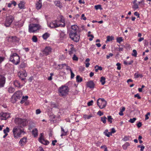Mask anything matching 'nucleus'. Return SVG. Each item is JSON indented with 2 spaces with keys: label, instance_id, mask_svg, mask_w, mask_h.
Wrapping results in <instances>:
<instances>
[{
  "label": "nucleus",
  "instance_id": "obj_1",
  "mask_svg": "<svg viewBox=\"0 0 151 151\" xmlns=\"http://www.w3.org/2000/svg\"><path fill=\"white\" fill-rule=\"evenodd\" d=\"M64 22V20H62V21L55 20L50 23L48 25L51 28H55L59 27H64L65 26Z\"/></svg>",
  "mask_w": 151,
  "mask_h": 151
},
{
  "label": "nucleus",
  "instance_id": "obj_2",
  "mask_svg": "<svg viewBox=\"0 0 151 151\" xmlns=\"http://www.w3.org/2000/svg\"><path fill=\"white\" fill-rule=\"evenodd\" d=\"M69 90L68 86L65 85L62 86L58 89L59 95L61 97L65 96L68 94Z\"/></svg>",
  "mask_w": 151,
  "mask_h": 151
},
{
  "label": "nucleus",
  "instance_id": "obj_3",
  "mask_svg": "<svg viewBox=\"0 0 151 151\" xmlns=\"http://www.w3.org/2000/svg\"><path fill=\"white\" fill-rule=\"evenodd\" d=\"M12 132L15 138H18L21 137V134L24 133V132L18 126L14 127Z\"/></svg>",
  "mask_w": 151,
  "mask_h": 151
},
{
  "label": "nucleus",
  "instance_id": "obj_4",
  "mask_svg": "<svg viewBox=\"0 0 151 151\" xmlns=\"http://www.w3.org/2000/svg\"><path fill=\"white\" fill-rule=\"evenodd\" d=\"M14 122L16 124L22 127L27 126L28 123V121L26 119H22L17 117L15 119Z\"/></svg>",
  "mask_w": 151,
  "mask_h": 151
},
{
  "label": "nucleus",
  "instance_id": "obj_5",
  "mask_svg": "<svg viewBox=\"0 0 151 151\" xmlns=\"http://www.w3.org/2000/svg\"><path fill=\"white\" fill-rule=\"evenodd\" d=\"M9 60L11 62L16 65L19 63L20 57L16 53H13L11 55Z\"/></svg>",
  "mask_w": 151,
  "mask_h": 151
},
{
  "label": "nucleus",
  "instance_id": "obj_6",
  "mask_svg": "<svg viewBox=\"0 0 151 151\" xmlns=\"http://www.w3.org/2000/svg\"><path fill=\"white\" fill-rule=\"evenodd\" d=\"M40 29V26L39 24H30L29 25V32L30 33H34Z\"/></svg>",
  "mask_w": 151,
  "mask_h": 151
},
{
  "label": "nucleus",
  "instance_id": "obj_7",
  "mask_svg": "<svg viewBox=\"0 0 151 151\" xmlns=\"http://www.w3.org/2000/svg\"><path fill=\"white\" fill-rule=\"evenodd\" d=\"M14 19L13 16L11 15L6 16L5 21L4 23V25L6 27H9Z\"/></svg>",
  "mask_w": 151,
  "mask_h": 151
},
{
  "label": "nucleus",
  "instance_id": "obj_8",
  "mask_svg": "<svg viewBox=\"0 0 151 151\" xmlns=\"http://www.w3.org/2000/svg\"><path fill=\"white\" fill-rule=\"evenodd\" d=\"M97 104L99 108L102 109L106 106L107 102L104 99L100 98L97 100Z\"/></svg>",
  "mask_w": 151,
  "mask_h": 151
},
{
  "label": "nucleus",
  "instance_id": "obj_9",
  "mask_svg": "<svg viewBox=\"0 0 151 151\" xmlns=\"http://www.w3.org/2000/svg\"><path fill=\"white\" fill-rule=\"evenodd\" d=\"M71 40L74 42H77L79 41L80 35L79 33L70 32L69 34Z\"/></svg>",
  "mask_w": 151,
  "mask_h": 151
},
{
  "label": "nucleus",
  "instance_id": "obj_10",
  "mask_svg": "<svg viewBox=\"0 0 151 151\" xmlns=\"http://www.w3.org/2000/svg\"><path fill=\"white\" fill-rule=\"evenodd\" d=\"M52 49L50 46H46L44 49L42 51V56H47L51 54L52 52Z\"/></svg>",
  "mask_w": 151,
  "mask_h": 151
},
{
  "label": "nucleus",
  "instance_id": "obj_11",
  "mask_svg": "<svg viewBox=\"0 0 151 151\" xmlns=\"http://www.w3.org/2000/svg\"><path fill=\"white\" fill-rule=\"evenodd\" d=\"M22 94V92L21 91H17L13 94L12 98L14 99L16 101L17 99H19L21 97Z\"/></svg>",
  "mask_w": 151,
  "mask_h": 151
},
{
  "label": "nucleus",
  "instance_id": "obj_12",
  "mask_svg": "<svg viewBox=\"0 0 151 151\" xmlns=\"http://www.w3.org/2000/svg\"><path fill=\"white\" fill-rule=\"evenodd\" d=\"M43 133L40 134V137L39 139V141L42 144H43L45 145H47L49 143V142L47 140H45L43 138Z\"/></svg>",
  "mask_w": 151,
  "mask_h": 151
},
{
  "label": "nucleus",
  "instance_id": "obj_13",
  "mask_svg": "<svg viewBox=\"0 0 151 151\" xmlns=\"http://www.w3.org/2000/svg\"><path fill=\"white\" fill-rule=\"evenodd\" d=\"M0 117L1 120H6L10 117V114L7 113L1 112L0 114Z\"/></svg>",
  "mask_w": 151,
  "mask_h": 151
},
{
  "label": "nucleus",
  "instance_id": "obj_14",
  "mask_svg": "<svg viewBox=\"0 0 151 151\" xmlns=\"http://www.w3.org/2000/svg\"><path fill=\"white\" fill-rule=\"evenodd\" d=\"M25 83L26 81H24V82L21 83L18 80H15L14 81L13 84L15 87L19 88H21L24 86Z\"/></svg>",
  "mask_w": 151,
  "mask_h": 151
},
{
  "label": "nucleus",
  "instance_id": "obj_15",
  "mask_svg": "<svg viewBox=\"0 0 151 151\" xmlns=\"http://www.w3.org/2000/svg\"><path fill=\"white\" fill-rule=\"evenodd\" d=\"M5 77L2 75H0V88L4 87L6 82Z\"/></svg>",
  "mask_w": 151,
  "mask_h": 151
},
{
  "label": "nucleus",
  "instance_id": "obj_16",
  "mask_svg": "<svg viewBox=\"0 0 151 151\" xmlns=\"http://www.w3.org/2000/svg\"><path fill=\"white\" fill-rule=\"evenodd\" d=\"M71 30L70 32L79 33V28L77 25H74L71 27Z\"/></svg>",
  "mask_w": 151,
  "mask_h": 151
},
{
  "label": "nucleus",
  "instance_id": "obj_17",
  "mask_svg": "<svg viewBox=\"0 0 151 151\" xmlns=\"http://www.w3.org/2000/svg\"><path fill=\"white\" fill-rule=\"evenodd\" d=\"M42 6V0H37L35 4V7L37 10H39L41 9Z\"/></svg>",
  "mask_w": 151,
  "mask_h": 151
},
{
  "label": "nucleus",
  "instance_id": "obj_18",
  "mask_svg": "<svg viewBox=\"0 0 151 151\" xmlns=\"http://www.w3.org/2000/svg\"><path fill=\"white\" fill-rule=\"evenodd\" d=\"M86 85L88 87L91 89L93 88L95 86V84L92 81H88Z\"/></svg>",
  "mask_w": 151,
  "mask_h": 151
},
{
  "label": "nucleus",
  "instance_id": "obj_19",
  "mask_svg": "<svg viewBox=\"0 0 151 151\" xmlns=\"http://www.w3.org/2000/svg\"><path fill=\"white\" fill-rule=\"evenodd\" d=\"M27 142V138L24 137L22 138L19 141V143L21 146L25 145Z\"/></svg>",
  "mask_w": 151,
  "mask_h": 151
},
{
  "label": "nucleus",
  "instance_id": "obj_20",
  "mask_svg": "<svg viewBox=\"0 0 151 151\" xmlns=\"http://www.w3.org/2000/svg\"><path fill=\"white\" fill-rule=\"evenodd\" d=\"M27 74L26 73L22 72V73H21L20 76H19V77L22 81H24L26 79L25 77L27 76Z\"/></svg>",
  "mask_w": 151,
  "mask_h": 151
},
{
  "label": "nucleus",
  "instance_id": "obj_21",
  "mask_svg": "<svg viewBox=\"0 0 151 151\" xmlns=\"http://www.w3.org/2000/svg\"><path fill=\"white\" fill-rule=\"evenodd\" d=\"M67 35L63 31H61L60 33V38L61 40H63L66 38Z\"/></svg>",
  "mask_w": 151,
  "mask_h": 151
},
{
  "label": "nucleus",
  "instance_id": "obj_22",
  "mask_svg": "<svg viewBox=\"0 0 151 151\" xmlns=\"http://www.w3.org/2000/svg\"><path fill=\"white\" fill-rule=\"evenodd\" d=\"M9 39L12 42H16L19 40V39L15 36L10 37Z\"/></svg>",
  "mask_w": 151,
  "mask_h": 151
},
{
  "label": "nucleus",
  "instance_id": "obj_23",
  "mask_svg": "<svg viewBox=\"0 0 151 151\" xmlns=\"http://www.w3.org/2000/svg\"><path fill=\"white\" fill-rule=\"evenodd\" d=\"M139 6L141 8H143L145 7V0H142L138 2Z\"/></svg>",
  "mask_w": 151,
  "mask_h": 151
},
{
  "label": "nucleus",
  "instance_id": "obj_24",
  "mask_svg": "<svg viewBox=\"0 0 151 151\" xmlns=\"http://www.w3.org/2000/svg\"><path fill=\"white\" fill-rule=\"evenodd\" d=\"M25 3L23 1H21L20 3L18 4L19 8L20 9H24V7Z\"/></svg>",
  "mask_w": 151,
  "mask_h": 151
},
{
  "label": "nucleus",
  "instance_id": "obj_25",
  "mask_svg": "<svg viewBox=\"0 0 151 151\" xmlns=\"http://www.w3.org/2000/svg\"><path fill=\"white\" fill-rule=\"evenodd\" d=\"M54 3L56 6L60 8H61L62 7V4L59 1H54Z\"/></svg>",
  "mask_w": 151,
  "mask_h": 151
},
{
  "label": "nucleus",
  "instance_id": "obj_26",
  "mask_svg": "<svg viewBox=\"0 0 151 151\" xmlns=\"http://www.w3.org/2000/svg\"><path fill=\"white\" fill-rule=\"evenodd\" d=\"M61 134L60 136L62 137L63 136L66 135L67 134V132H65L64 129L62 127H61Z\"/></svg>",
  "mask_w": 151,
  "mask_h": 151
},
{
  "label": "nucleus",
  "instance_id": "obj_27",
  "mask_svg": "<svg viewBox=\"0 0 151 151\" xmlns=\"http://www.w3.org/2000/svg\"><path fill=\"white\" fill-rule=\"evenodd\" d=\"M50 34L47 32H46L42 35V37L44 40H46L50 37Z\"/></svg>",
  "mask_w": 151,
  "mask_h": 151
},
{
  "label": "nucleus",
  "instance_id": "obj_28",
  "mask_svg": "<svg viewBox=\"0 0 151 151\" xmlns=\"http://www.w3.org/2000/svg\"><path fill=\"white\" fill-rule=\"evenodd\" d=\"M130 145V144L129 142H126L122 145V147L124 150H126L127 149V147Z\"/></svg>",
  "mask_w": 151,
  "mask_h": 151
},
{
  "label": "nucleus",
  "instance_id": "obj_29",
  "mask_svg": "<svg viewBox=\"0 0 151 151\" xmlns=\"http://www.w3.org/2000/svg\"><path fill=\"white\" fill-rule=\"evenodd\" d=\"M83 81L82 78L79 75H77L76 77V81L77 82H81Z\"/></svg>",
  "mask_w": 151,
  "mask_h": 151
},
{
  "label": "nucleus",
  "instance_id": "obj_30",
  "mask_svg": "<svg viewBox=\"0 0 151 151\" xmlns=\"http://www.w3.org/2000/svg\"><path fill=\"white\" fill-rule=\"evenodd\" d=\"M114 37L113 36H107L106 41L110 42L114 40Z\"/></svg>",
  "mask_w": 151,
  "mask_h": 151
},
{
  "label": "nucleus",
  "instance_id": "obj_31",
  "mask_svg": "<svg viewBox=\"0 0 151 151\" xmlns=\"http://www.w3.org/2000/svg\"><path fill=\"white\" fill-rule=\"evenodd\" d=\"M143 76L142 75L139 74L138 73H136L134 74V77L135 78H137L140 77V78H142Z\"/></svg>",
  "mask_w": 151,
  "mask_h": 151
},
{
  "label": "nucleus",
  "instance_id": "obj_32",
  "mask_svg": "<svg viewBox=\"0 0 151 151\" xmlns=\"http://www.w3.org/2000/svg\"><path fill=\"white\" fill-rule=\"evenodd\" d=\"M106 119L107 118L105 116H104L103 117H101V121L104 124H105L106 123Z\"/></svg>",
  "mask_w": 151,
  "mask_h": 151
},
{
  "label": "nucleus",
  "instance_id": "obj_33",
  "mask_svg": "<svg viewBox=\"0 0 151 151\" xmlns=\"http://www.w3.org/2000/svg\"><path fill=\"white\" fill-rule=\"evenodd\" d=\"M38 130L37 129H33L32 131V133L35 137H36L37 135Z\"/></svg>",
  "mask_w": 151,
  "mask_h": 151
},
{
  "label": "nucleus",
  "instance_id": "obj_34",
  "mask_svg": "<svg viewBox=\"0 0 151 151\" xmlns=\"http://www.w3.org/2000/svg\"><path fill=\"white\" fill-rule=\"evenodd\" d=\"M100 82L102 85H104L105 83V78L104 77L102 76L101 78Z\"/></svg>",
  "mask_w": 151,
  "mask_h": 151
},
{
  "label": "nucleus",
  "instance_id": "obj_35",
  "mask_svg": "<svg viewBox=\"0 0 151 151\" xmlns=\"http://www.w3.org/2000/svg\"><path fill=\"white\" fill-rule=\"evenodd\" d=\"M113 118L111 116H107V120L108 122H109L110 124H111L112 122V120Z\"/></svg>",
  "mask_w": 151,
  "mask_h": 151
},
{
  "label": "nucleus",
  "instance_id": "obj_36",
  "mask_svg": "<svg viewBox=\"0 0 151 151\" xmlns=\"http://www.w3.org/2000/svg\"><path fill=\"white\" fill-rule=\"evenodd\" d=\"M133 5L132 6V7L133 9H138L139 8V6L138 4H137V3L133 4Z\"/></svg>",
  "mask_w": 151,
  "mask_h": 151
},
{
  "label": "nucleus",
  "instance_id": "obj_37",
  "mask_svg": "<svg viewBox=\"0 0 151 151\" xmlns=\"http://www.w3.org/2000/svg\"><path fill=\"white\" fill-rule=\"evenodd\" d=\"M108 129H106L104 132V134L106 136L109 137L110 135V132H109Z\"/></svg>",
  "mask_w": 151,
  "mask_h": 151
},
{
  "label": "nucleus",
  "instance_id": "obj_38",
  "mask_svg": "<svg viewBox=\"0 0 151 151\" xmlns=\"http://www.w3.org/2000/svg\"><path fill=\"white\" fill-rule=\"evenodd\" d=\"M15 90V89L14 88L10 87L8 89V91L9 93H12L14 92Z\"/></svg>",
  "mask_w": 151,
  "mask_h": 151
},
{
  "label": "nucleus",
  "instance_id": "obj_39",
  "mask_svg": "<svg viewBox=\"0 0 151 151\" xmlns=\"http://www.w3.org/2000/svg\"><path fill=\"white\" fill-rule=\"evenodd\" d=\"M123 41V39L122 37H119L116 39V42L119 43Z\"/></svg>",
  "mask_w": 151,
  "mask_h": 151
},
{
  "label": "nucleus",
  "instance_id": "obj_40",
  "mask_svg": "<svg viewBox=\"0 0 151 151\" xmlns=\"http://www.w3.org/2000/svg\"><path fill=\"white\" fill-rule=\"evenodd\" d=\"M9 129L8 127H6V128L3 130L4 134H8L7 133L9 132Z\"/></svg>",
  "mask_w": 151,
  "mask_h": 151
},
{
  "label": "nucleus",
  "instance_id": "obj_41",
  "mask_svg": "<svg viewBox=\"0 0 151 151\" xmlns=\"http://www.w3.org/2000/svg\"><path fill=\"white\" fill-rule=\"evenodd\" d=\"M130 137L129 136H125L122 139L124 141H127L129 139Z\"/></svg>",
  "mask_w": 151,
  "mask_h": 151
},
{
  "label": "nucleus",
  "instance_id": "obj_42",
  "mask_svg": "<svg viewBox=\"0 0 151 151\" xmlns=\"http://www.w3.org/2000/svg\"><path fill=\"white\" fill-rule=\"evenodd\" d=\"M132 55L135 57H136L137 56V52L135 50H133V53H132Z\"/></svg>",
  "mask_w": 151,
  "mask_h": 151
},
{
  "label": "nucleus",
  "instance_id": "obj_43",
  "mask_svg": "<svg viewBox=\"0 0 151 151\" xmlns=\"http://www.w3.org/2000/svg\"><path fill=\"white\" fill-rule=\"evenodd\" d=\"M94 8L96 10H98V9H101L102 8L101 7V5H95L94 6Z\"/></svg>",
  "mask_w": 151,
  "mask_h": 151
},
{
  "label": "nucleus",
  "instance_id": "obj_44",
  "mask_svg": "<svg viewBox=\"0 0 151 151\" xmlns=\"http://www.w3.org/2000/svg\"><path fill=\"white\" fill-rule=\"evenodd\" d=\"M58 66L59 67V69H61L63 68L65 66H66V64H59Z\"/></svg>",
  "mask_w": 151,
  "mask_h": 151
},
{
  "label": "nucleus",
  "instance_id": "obj_45",
  "mask_svg": "<svg viewBox=\"0 0 151 151\" xmlns=\"http://www.w3.org/2000/svg\"><path fill=\"white\" fill-rule=\"evenodd\" d=\"M51 106L52 108H57L58 107V105L54 103H52L51 104Z\"/></svg>",
  "mask_w": 151,
  "mask_h": 151
},
{
  "label": "nucleus",
  "instance_id": "obj_46",
  "mask_svg": "<svg viewBox=\"0 0 151 151\" xmlns=\"http://www.w3.org/2000/svg\"><path fill=\"white\" fill-rule=\"evenodd\" d=\"M32 41L34 42H36L37 41V38L36 36H33L32 37Z\"/></svg>",
  "mask_w": 151,
  "mask_h": 151
},
{
  "label": "nucleus",
  "instance_id": "obj_47",
  "mask_svg": "<svg viewBox=\"0 0 151 151\" xmlns=\"http://www.w3.org/2000/svg\"><path fill=\"white\" fill-rule=\"evenodd\" d=\"M136 120V118H134L132 119H130L129 120V122L132 123H133Z\"/></svg>",
  "mask_w": 151,
  "mask_h": 151
},
{
  "label": "nucleus",
  "instance_id": "obj_48",
  "mask_svg": "<svg viewBox=\"0 0 151 151\" xmlns=\"http://www.w3.org/2000/svg\"><path fill=\"white\" fill-rule=\"evenodd\" d=\"M150 112H149L147 113L145 115V120H147L149 119V116H150Z\"/></svg>",
  "mask_w": 151,
  "mask_h": 151
},
{
  "label": "nucleus",
  "instance_id": "obj_49",
  "mask_svg": "<svg viewBox=\"0 0 151 151\" xmlns=\"http://www.w3.org/2000/svg\"><path fill=\"white\" fill-rule=\"evenodd\" d=\"M72 59L73 60L77 61L78 60V57L76 55L74 54L72 58Z\"/></svg>",
  "mask_w": 151,
  "mask_h": 151
},
{
  "label": "nucleus",
  "instance_id": "obj_50",
  "mask_svg": "<svg viewBox=\"0 0 151 151\" xmlns=\"http://www.w3.org/2000/svg\"><path fill=\"white\" fill-rule=\"evenodd\" d=\"M19 66L21 68H24L26 66V64L24 63H22Z\"/></svg>",
  "mask_w": 151,
  "mask_h": 151
},
{
  "label": "nucleus",
  "instance_id": "obj_51",
  "mask_svg": "<svg viewBox=\"0 0 151 151\" xmlns=\"http://www.w3.org/2000/svg\"><path fill=\"white\" fill-rule=\"evenodd\" d=\"M116 65L117 66V69L120 70L121 69V64L120 63H116Z\"/></svg>",
  "mask_w": 151,
  "mask_h": 151
},
{
  "label": "nucleus",
  "instance_id": "obj_52",
  "mask_svg": "<svg viewBox=\"0 0 151 151\" xmlns=\"http://www.w3.org/2000/svg\"><path fill=\"white\" fill-rule=\"evenodd\" d=\"M116 131L114 128H112L111 129V131L110 132V135H112V134L116 132Z\"/></svg>",
  "mask_w": 151,
  "mask_h": 151
},
{
  "label": "nucleus",
  "instance_id": "obj_53",
  "mask_svg": "<svg viewBox=\"0 0 151 151\" xmlns=\"http://www.w3.org/2000/svg\"><path fill=\"white\" fill-rule=\"evenodd\" d=\"M92 117V116L91 115H84V117L87 119H89Z\"/></svg>",
  "mask_w": 151,
  "mask_h": 151
},
{
  "label": "nucleus",
  "instance_id": "obj_54",
  "mask_svg": "<svg viewBox=\"0 0 151 151\" xmlns=\"http://www.w3.org/2000/svg\"><path fill=\"white\" fill-rule=\"evenodd\" d=\"M113 55V54L112 53H110L108 55H107L106 56V58L107 59H109L111 57H112Z\"/></svg>",
  "mask_w": 151,
  "mask_h": 151
},
{
  "label": "nucleus",
  "instance_id": "obj_55",
  "mask_svg": "<svg viewBox=\"0 0 151 151\" xmlns=\"http://www.w3.org/2000/svg\"><path fill=\"white\" fill-rule=\"evenodd\" d=\"M93 103V101L92 100L88 102L87 103V105L88 106H91Z\"/></svg>",
  "mask_w": 151,
  "mask_h": 151
},
{
  "label": "nucleus",
  "instance_id": "obj_56",
  "mask_svg": "<svg viewBox=\"0 0 151 151\" xmlns=\"http://www.w3.org/2000/svg\"><path fill=\"white\" fill-rule=\"evenodd\" d=\"M70 72L71 73V76H70L71 78H73L75 76V75H74V73L73 72V71H72V70H70Z\"/></svg>",
  "mask_w": 151,
  "mask_h": 151
},
{
  "label": "nucleus",
  "instance_id": "obj_57",
  "mask_svg": "<svg viewBox=\"0 0 151 151\" xmlns=\"http://www.w3.org/2000/svg\"><path fill=\"white\" fill-rule=\"evenodd\" d=\"M97 114L99 115L100 116H101L104 114V113L102 112L101 111H99L97 112Z\"/></svg>",
  "mask_w": 151,
  "mask_h": 151
},
{
  "label": "nucleus",
  "instance_id": "obj_58",
  "mask_svg": "<svg viewBox=\"0 0 151 151\" xmlns=\"http://www.w3.org/2000/svg\"><path fill=\"white\" fill-rule=\"evenodd\" d=\"M135 98L137 97L138 99H140L141 97L139 96V94L138 93H137L134 96Z\"/></svg>",
  "mask_w": 151,
  "mask_h": 151
},
{
  "label": "nucleus",
  "instance_id": "obj_59",
  "mask_svg": "<svg viewBox=\"0 0 151 151\" xmlns=\"http://www.w3.org/2000/svg\"><path fill=\"white\" fill-rule=\"evenodd\" d=\"M81 19L83 20H85L86 19V18L85 17V15L84 14H82L81 16Z\"/></svg>",
  "mask_w": 151,
  "mask_h": 151
},
{
  "label": "nucleus",
  "instance_id": "obj_60",
  "mask_svg": "<svg viewBox=\"0 0 151 151\" xmlns=\"http://www.w3.org/2000/svg\"><path fill=\"white\" fill-rule=\"evenodd\" d=\"M95 68H97L98 70H102V68L101 66H99L98 65H96Z\"/></svg>",
  "mask_w": 151,
  "mask_h": 151
},
{
  "label": "nucleus",
  "instance_id": "obj_61",
  "mask_svg": "<svg viewBox=\"0 0 151 151\" xmlns=\"http://www.w3.org/2000/svg\"><path fill=\"white\" fill-rule=\"evenodd\" d=\"M28 97L27 96H23L22 97V99L24 100V101H26L28 99Z\"/></svg>",
  "mask_w": 151,
  "mask_h": 151
},
{
  "label": "nucleus",
  "instance_id": "obj_62",
  "mask_svg": "<svg viewBox=\"0 0 151 151\" xmlns=\"http://www.w3.org/2000/svg\"><path fill=\"white\" fill-rule=\"evenodd\" d=\"M134 15L137 16L138 17H139V14L137 12H134Z\"/></svg>",
  "mask_w": 151,
  "mask_h": 151
},
{
  "label": "nucleus",
  "instance_id": "obj_63",
  "mask_svg": "<svg viewBox=\"0 0 151 151\" xmlns=\"http://www.w3.org/2000/svg\"><path fill=\"white\" fill-rule=\"evenodd\" d=\"M4 60V57H0V63H1Z\"/></svg>",
  "mask_w": 151,
  "mask_h": 151
},
{
  "label": "nucleus",
  "instance_id": "obj_64",
  "mask_svg": "<svg viewBox=\"0 0 151 151\" xmlns=\"http://www.w3.org/2000/svg\"><path fill=\"white\" fill-rule=\"evenodd\" d=\"M142 125V123L141 122H139L137 124V126L138 128L140 127Z\"/></svg>",
  "mask_w": 151,
  "mask_h": 151
}]
</instances>
